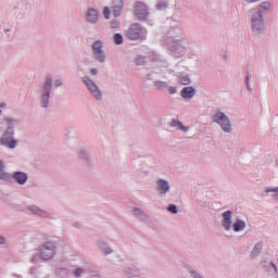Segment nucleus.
I'll return each mask as SVG.
<instances>
[{"label": "nucleus", "instance_id": "f257e3e1", "mask_svg": "<svg viewBox=\"0 0 278 278\" xmlns=\"http://www.w3.org/2000/svg\"><path fill=\"white\" fill-rule=\"evenodd\" d=\"M190 51V41H188V37L186 35L180 34L176 35L175 39V59L179 60V62L176 63V68L178 71H188V62H186V55H188V52Z\"/></svg>", "mask_w": 278, "mask_h": 278}, {"label": "nucleus", "instance_id": "f03ea898", "mask_svg": "<svg viewBox=\"0 0 278 278\" xmlns=\"http://www.w3.org/2000/svg\"><path fill=\"white\" fill-rule=\"evenodd\" d=\"M212 121L213 123H216V125L220 126L224 134H232L233 125L231 124V119L223 111L217 110L215 113H213Z\"/></svg>", "mask_w": 278, "mask_h": 278}, {"label": "nucleus", "instance_id": "7ed1b4c3", "mask_svg": "<svg viewBox=\"0 0 278 278\" xmlns=\"http://www.w3.org/2000/svg\"><path fill=\"white\" fill-rule=\"evenodd\" d=\"M250 27L254 36H262L263 34H266L267 25L266 21H264V16L260 13L253 12L250 18Z\"/></svg>", "mask_w": 278, "mask_h": 278}, {"label": "nucleus", "instance_id": "20e7f679", "mask_svg": "<svg viewBox=\"0 0 278 278\" xmlns=\"http://www.w3.org/2000/svg\"><path fill=\"white\" fill-rule=\"evenodd\" d=\"M125 36L128 40H147V28L134 23L126 29Z\"/></svg>", "mask_w": 278, "mask_h": 278}, {"label": "nucleus", "instance_id": "39448f33", "mask_svg": "<svg viewBox=\"0 0 278 278\" xmlns=\"http://www.w3.org/2000/svg\"><path fill=\"white\" fill-rule=\"evenodd\" d=\"M0 142L1 144H3V147H8L9 149H15L16 140H14V128L9 127L7 131L2 135Z\"/></svg>", "mask_w": 278, "mask_h": 278}, {"label": "nucleus", "instance_id": "423d86ee", "mask_svg": "<svg viewBox=\"0 0 278 278\" xmlns=\"http://www.w3.org/2000/svg\"><path fill=\"white\" fill-rule=\"evenodd\" d=\"M40 251L42 260H52L55 255V245L51 242H47Z\"/></svg>", "mask_w": 278, "mask_h": 278}, {"label": "nucleus", "instance_id": "0eeeda50", "mask_svg": "<svg viewBox=\"0 0 278 278\" xmlns=\"http://www.w3.org/2000/svg\"><path fill=\"white\" fill-rule=\"evenodd\" d=\"M222 227L225 229V231H231V227L233 225V212L232 211H226L222 214Z\"/></svg>", "mask_w": 278, "mask_h": 278}, {"label": "nucleus", "instance_id": "6e6552de", "mask_svg": "<svg viewBox=\"0 0 278 278\" xmlns=\"http://www.w3.org/2000/svg\"><path fill=\"white\" fill-rule=\"evenodd\" d=\"M134 13L139 21H144V18L149 16V11L147 10V5L142 2L136 3Z\"/></svg>", "mask_w": 278, "mask_h": 278}, {"label": "nucleus", "instance_id": "1a4fd4ad", "mask_svg": "<svg viewBox=\"0 0 278 278\" xmlns=\"http://www.w3.org/2000/svg\"><path fill=\"white\" fill-rule=\"evenodd\" d=\"M92 51L98 62H105V55L103 54V43L101 41L93 42Z\"/></svg>", "mask_w": 278, "mask_h": 278}, {"label": "nucleus", "instance_id": "9d476101", "mask_svg": "<svg viewBox=\"0 0 278 278\" xmlns=\"http://www.w3.org/2000/svg\"><path fill=\"white\" fill-rule=\"evenodd\" d=\"M180 97L185 101H191V99H194L197 97V89L192 86H188L181 89Z\"/></svg>", "mask_w": 278, "mask_h": 278}, {"label": "nucleus", "instance_id": "9b49d317", "mask_svg": "<svg viewBox=\"0 0 278 278\" xmlns=\"http://www.w3.org/2000/svg\"><path fill=\"white\" fill-rule=\"evenodd\" d=\"M84 84H86L87 88L90 90L91 94L96 97V99H101V91L99 90V87H97V85H94L90 78L85 77Z\"/></svg>", "mask_w": 278, "mask_h": 278}, {"label": "nucleus", "instance_id": "f8f14e48", "mask_svg": "<svg viewBox=\"0 0 278 278\" xmlns=\"http://www.w3.org/2000/svg\"><path fill=\"white\" fill-rule=\"evenodd\" d=\"M264 251V241H258L254 244L251 253H250V257L252 260H257V257L260 255H262V252Z\"/></svg>", "mask_w": 278, "mask_h": 278}, {"label": "nucleus", "instance_id": "ddd939ff", "mask_svg": "<svg viewBox=\"0 0 278 278\" xmlns=\"http://www.w3.org/2000/svg\"><path fill=\"white\" fill-rule=\"evenodd\" d=\"M170 190V186L168 185V181L164 179H159L156 181V192H160V194H166Z\"/></svg>", "mask_w": 278, "mask_h": 278}, {"label": "nucleus", "instance_id": "4468645a", "mask_svg": "<svg viewBox=\"0 0 278 278\" xmlns=\"http://www.w3.org/2000/svg\"><path fill=\"white\" fill-rule=\"evenodd\" d=\"M271 5L273 4L270 3V1H264L258 5L257 10L254 11V14H260L261 16H264V14H268Z\"/></svg>", "mask_w": 278, "mask_h": 278}, {"label": "nucleus", "instance_id": "2eb2a0df", "mask_svg": "<svg viewBox=\"0 0 278 278\" xmlns=\"http://www.w3.org/2000/svg\"><path fill=\"white\" fill-rule=\"evenodd\" d=\"M53 84V80L51 78H47L45 83V96L42 97V106L47 108V103H49V90H51V86Z\"/></svg>", "mask_w": 278, "mask_h": 278}, {"label": "nucleus", "instance_id": "dca6fc26", "mask_svg": "<svg viewBox=\"0 0 278 278\" xmlns=\"http://www.w3.org/2000/svg\"><path fill=\"white\" fill-rule=\"evenodd\" d=\"M121 10H123V0H113L112 2V14L117 17L121 16Z\"/></svg>", "mask_w": 278, "mask_h": 278}, {"label": "nucleus", "instance_id": "f3484780", "mask_svg": "<svg viewBox=\"0 0 278 278\" xmlns=\"http://www.w3.org/2000/svg\"><path fill=\"white\" fill-rule=\"evenodd\" d=\"M177 81L181 86H190V84H192V78H190L189 74H181L178 72Z\"/></svg>", "mask_w": 278, "mask_h": 278}, {"label": "nucleus", "instance_id": "a211bd4d", "mask_svg": "<svg viewBox=\"0 0 278 278\" xmlns=\"http://www.w3.org/2000/svg\"><path fill=\"white\" fill-rule=\"evenodd\" d=\"M232 229L236 233L244 231L247 229V222L240 218L236 219V222L232 224Z\"/></svg>", "mask_w": 278, "mask_h": 278}, {"label": "nucleus", "instance_id": "6ab92c4d", "mask_svg": "<svg viewBox=\"0 0 278 278\" xmlns=\"http://www.w3.org/2000/svg\"><path fill=\"white\" fill-rule=\"evenodd\" d=\"M263 268H264V270H266V273H269V275L278 274L277 265L273 262H265L263 265Z\"/></svg>", "mask_w": 278, "mask_h": 278}, {"label": "nucleus", "instance_id": "aec40b11", "mask_svg": "<svg viewBox=\"0 0 278 278\" xmlns=\"http://www.w3.org/2000/svg\"><path fill=\"white\" fill-rule=\"evenodd\" d=\"M13 178L15 179V181L17 184H20L21 186H23L24 184H26L27 181V174L23 173V172H16L13 175Z\"/></svg>", "mask_w": 278, "mask_h": 278}, {"label": "nucleus", "instance_id": "412c9836", "mask_svg": "<svg viewBox=\"0 0 278 278\" xmlns=\"http://www.w3.org/2000/svg\"><path fill=\"white\" fill-rule=\"evenodd\" d=\"M88 23H97L99 18V13L94 9H90L86 15Z\"/></svg>", "mask_w": 278, "mask_h": 278}, {"label": "nucleus", "instance_id": "4be33fe9", "mask_svg": "<svg viewBox=\"0 0 278 278\" xmlns=\"http://www.w3.org/2000/svg\"><path fill=\"white\" fill-rule=\"evenodd\" d=\"M274 192V194L271 195L273 199H277L278 197V187H267L265 188V191L263 193H261L262 197H266V194Z\"/></svg>", "mask_w": 278, "mask_h": 278}, {"label": "nucleus", "instance_id": "5701e85b", "mask_svg": "<svg viewBox=\"0 0 278 278\" xmlns=\"http://www.w3.org/2000/svg\"><path fill=\"white\" fill-rule=\"evenodd\" d=\"M175 127H178V129H180V131H184V134H188V131H190V127L184 126V124L177 119L175 121Z\"/></svg>", "mask_w": 278, "mask_h": 278}, {"label": "nucleus", "instance_id": "b1692460", "mask_svg": "<svg viewBox=\"0 0 278 278\" xmlns=\"http://www.w3.org/2000/svg\"><path fill=\"white\" fill-rule=\"evenodd\" d=\"M154 86H155V88H157V90H166V88H168V83L155 81Z\"/></svg>", "mask_w": 278, "mask_h": 278}, {"label": "nucleus", "instance_id": "393cba45", "mask_svg": "<svg viewBox=\"0 0 278 278\" xmlns=\"http://www.w3.org/2000/svg\"><path fill=\"white\" fill-rule=\"evenodd\" d=\"M113 40L115 45H123V35L116 33L113 35Z\"/></svg>", "mask_w": 278, "mask_h": 278}, {"label": "nucleus", "instance_id": "a878e982", "mask_svg": "<svg viewBox=\"0 0 278 278\" xmlns=\"http://www.w3.org/2000/svg\"><path fill=\"white\" fill-rule=\"evenodd\" d=\"M165 8H168V3L164 0H161L156 3V10H165Z\"/></svg>", "mask_w": 278, "mask_h": 278}, {"label": "nucleus", "instance_id": "bb28decb", "mask_svg": "<svg viewBox=\"0 0 278 278\" xmlns=\"http://www.w3.org/2000/svg\"><path fill=\"white\" fill-rule=\"evenodd\" d=\"M245 87L249 90V92L253 90V88H251V76L249 75V73H247L245 75Z\"/></svg>", "mask_w": 278, "mask_h": 278}, {"label": "nucleus", "instance_id": "cd10ccee", "mask_svg": "<svg viewBox=\"0 0 278 278\" xmlns=\"http://www.w3.org/2000/svg\"><path fill=\"white\" fill-rule=\"evenodd\" d=\"M144 63H146L144 56H138V58L135 60V64H136L137 66H143Z\"/></svg>", "mask_w": 278, "mask_h": 278}, {"label": "nucleus", "instance_id": "c85d7f7f", "mask_svg": "<svg viewBox=\"0 0 278 278\" xmlns=\"http://www.w3.org/2000/svg\"><path fill=\"white\" fill-rule=\"evenodd\" d=\"M3 168H4L3 162L0 161V179H7V177H8V175H5V173H3Z\"/></svg>", "mask_w": 278, "mask_h": 278}, {"label": "nucleus", "instance_id": "c756f323", "mask_svg": "<svg viewBox=\"0 0 278 278\" xmlns=\"http://www.w3.org/2000/svg\"><path fill=\"white\" fill-rule=\"evenodd\" d=\"M74 275L75 277H81V275H84V269L81 268L75 269Z\"/></svg>", "mask_w": 278, "mask_h": 278}, {"label": "nucleus", "instance_id": "7c9ffc66", "mask_svg": "<svg viewBox=\"0 0 278 278\" xmlns=\"http://www.w3.org/2000/svg\"><path fill=\"white\" fill-rule=\"evenodd\" d=\"M103 16L104 18H110V9L108 7L103 9Z\"/></svg>", "mask_w": 278, "mask_h": 278}, {"label": "nucleus", "instance_id": "2f4dec72", "mask_svg": "<svg viewBox=\"0 0 278 278\" xmlns=\"http://www.w3.org/2000/svg\"><path fill=\"white\" fill-rule=\"evenodd\" d=\"M121 24L118 23V21H113V22H111V27H112V29H118V26H119Z\"/></svg>", "mask_w": 278, "mask_h": 278}, {"label": "nucleus", "instance_id": "473e14b6", "mask_svg": "<svg viewBox=\"0 0 278 278\" xmlns=\"http://www.w3.org/2000/svg\"><path fill=\"white\" fill-rule=\"evenodd\" d=\"M222 59L224 60V62H227V60H229V55L227 54V52H224L222 54Z\"/></svg>", "mask_w": 278, "mask_h": 278}, {"label": "nucleus", "instance_id": "72a5a7b5", "mask_svg": "<svg viewBox=\"0 0 278 278\" xmlns=\"http://www.w3.org/2000/svg\"><path fill=\"white\" fill-rule=\"evenodd\" d=\"M168 212H172V214H175V204H170L168 206Z\"/></svg>", "mask_w": 278, "mask_h": 278}, {"label": "nucleus", "instance_id": "f704fd0d", "mask_svg": "<svg viewBox=\"0 0 278 278\" xmlns=\"http://www.w3.org/2000/svg\"><path fill=\"white\" fill-rule=\"evenodd\" d=\"M245 3H257V1H261V0H244Z\"/></svg>", "mask_w": 278, "mask_h": 278}, {"label": "nucleus", "instance_id": "c9c22d12", "mask_svg": "<svg viewBox=\"0 0 278 278\" xmlns=\"http://www.w3.org/2000/svg\"><path fill=\"white\" fill-rule=\"evenodd\" d=\"M168 92H169V94H175V88H173V87L168 88Z\"/></svg>", "mask_w": 278, "mask_h": 278}, {"label": "nucleus", "instance_id": "e433bc0d", "mask_svg": "<svg viewBox=\"0 0 278 278\" xmlns=\"http://www.w3.org/2000/svg\"><path fill=\"white\" fill-rule=\"evenodd\" d=\"M33 212H35V214H39L41 211H40V208L35 207V208H33Z\"/></svg>", "mask_w": 278, "mask_h": 278}, {"label": "nucleus", "instance_id": "4c0bfd02", "mask_svg": "<svg viewBox=\"0 0 278 278\" xmlns=\"http://www.w3.org/2000/svg\"><path fill=\"white\" fill-rule=\"evenodd\" d=\"M0 244H5V238L0 237Z\"/></svg>", "mask_w": 278, "mask_h": 278}, {"label": "nucleus", "instance_id": "58836bf2", "mask_svg": "<svg viewBox=\"0 0 278 278\" xmlns=\"http://www.w3.org/2000/svg\"><path fill=\"white\" fill-rule=\"evenodd\" d=\"M90 73H91V75H97V68H92V70L90 71Z\"/></svg>", "mask_w": 278, "mask_h": 278}, {"label": "nucleus", "instance_id": "ea45409f", "mask_svg": "<svg viewBox=\"0 0 278 278\" xmlns=\"http://www.w3.org/2000/svg\"><path fill=\"white\" fill-rule=\"evenodd\" d=\"M55 86H56V87H60V86H62V83H61L60 80H56V81H55Z\"/></svg>", "mask_w": 278, "mask_h": 278}, {"label": "nucleus", "instance_id": "a19ab883", "mask_svg": "<svg viewBox=\"0 0 278 278\" xmlns=\"http://www.w3.org/2000/svg\"><path fill=\"white\" fill-rule=\"evenodd\" d=\"M105 253H106V255H108V254L112 253V250H111V249H108V250L105 251Z\"/></svg>", "mask_w": 278, "mask_h": 278}, {"label": "nucleus", "instance_id": "79ce46f5", "mask_svg": "<svg viewBox=\"0 0 278 278\" xmlns=\"http://www.w3.org/2000/svg\"><path fill=\"white\" fill-rule=\"evenodd\" d=\"M135 214H140V210L136 208L135 211Z\"/></svg>", "mask_w": 278, "mask_h": 278}, {"label": "nucleus", "instance_id": "37998d69", "mask_svg": "<svg viewBox=\"0 0 278 278\" xmlns=\"http://www.w3.org/2000/svg\"><path fill=\"white\" fill-rule=\"evenodd\" d=\"M179 211L177 210V206H175V214H178Z\"/></svg>", "mask_w": 278, "mask_h": 278}, {"label": "nucleus", "instance_id": "c03bdc74", "mask_svg": "<svg viewBox=\"0 0 278 278\" xmlns=\"http://www.w3.org/2000/svg\"><path fill=\"white\" fill-rule=\"evenodd\" d=\"M276 164H277V166H278V160H276Z\"/></svg>", "mask_w": 278, "mask_h": 278}, {"label": "nucleus", "instance_id": "a18cd8bd", "mask_svg": "<svg viewBox=\"0 0 278 278\" xmlns=\"http://www.w3.org/2000/svg\"><path fill=\"white\" fill-rule=\"evenodd\" d=\"M0 114H1V110H0Z\"/></svg>", "mask_w": 278, "mask_h": 278}, {"label": "nucleus", "instance_id": "49530a36", "mask_svg": "<svg viewBox=\"0 0 278 278\" xmlns=\"http://www.w3.org/2000/svg\"><path fill=\"white\" fill-rule=\"evenodd\" d=\"M277 116H278V114H277Z\"/></svg>", "mask_w": 278, "mask_h": 278}]
</instances>
